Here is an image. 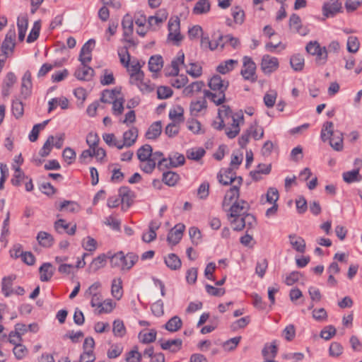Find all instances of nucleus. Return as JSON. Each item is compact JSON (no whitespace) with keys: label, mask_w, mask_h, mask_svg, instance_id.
Listing matches in <instances>:
<instances>
[{"label":"nucleus","mask_w":362,"mask_h":362,"mask_svg":"<svg viewBox=\"0 0 362 362\" xmlns=\"http://www.w3.org/2000/svg\"><path fill=\"white\" fill-rule=\"evenodd\" d=\"M122 26L123 29V36L130 37L134 31V21L132 16L129 13L124 16L122 21Z\"/></svg>","instance_id":"28"},{"label":"nucleus","mask_w":362,"mask_h":362,"mask_svg":"<svg viewBox=\"0 0 362 362\" xmlns=\"http://www.w3.org/2000/svg\"><path fill=\"white\" fill-rule=\"evenodd\" d=\"M232 124L231 127H227L225 129V133L229 139H234L240 133V125L244 122V116L243 112L240 111L236 112L231 116Z\"/></svg>","instance_id":"8"},{"label":"nucleus","mask_w":362,"mask_h":362,"mask_svg":"<svg viewBox=\"0 0 362 362\" xmlns=\"http://www.w3.org/2000/svg\"><path fill=\"white\" fill-rule=\"evenodd\" d=\"M122 281L120 278L114 279L112 281L111 292H112V296L117 299H119L122 295Z\"/></svg>","instance_id":"46"},{"label":"nucleus","mask_w":362,"mask_h":362,"mask_svg":"<svg viewBox=\"0 0 362 362\" xmlns=\"http://www.w3.org/2000/svg\"><path fill=\"white\" fill-rule=\"evenodd\" d=\"M153 148L149 144H144L141 146L136 152L138 159L140 160L141 164L140 168L144 173L150 174L155 169V163L151 160L152 156Z\"/></svg>","instance_id":"4"},{"label":"nucleus","mask_w":362,"mask_h":362,"mask_svg":"<svg viewBox=\"0 0 362 362\" xmlns=\"http://www.w3.org/2000/svg\"><path fill=\"white\" fill-rule=\"evenodd\" d=\"M210 10V3L209 0H199L193 8V13L201 15L206 13Z\"/></svg>","instance_id":"39"},{"label":"nucleus","mask_w":362,"mask_h":362,"mask_svg":"<svg viewBox=\"0 0 362 362\" xmlns=\"http://www.w3.org/2000/svg\"><path fill=\"white\" fill-rule=\"evenodd\" d=\"M170 119H178L179 122L184 121V109L182 106L177 105L175 108L171 109L169 112Z\"/></svg>","instance_id":"53"},{"label":"nucleus","mask_w":362,"mask_h":362,"mask_svg":"<svg viewBox=\"0 0 362 362\" xmlns=\"http://www.w3.org/2000/svg\"><path fill=\"white\" fill-rule=\"evenodd\" d=\"M116 93H119V91H117L116 89L114 90H105L103 91L100 100L105 103H111V100H113L115 97Z\"/></svg>","instance_id":"62"},{"label":"nucleus","mask_w":362,"mask_h":362,"mask_svg":"<svg viewBox=\"0 0 362 362\" xmlns=\"http://www.w3.org/2000/svg\"><path fill=\"white\" fill-rule=\"evenodd\" d=\"M239 196H240V189H239L238 186L233 185V187H231L226 192V193L224 196L223 200L222 206H223V208L224 209V210L226 211L227 210L226 207L229 206L231 204H233V201L235 202V200H239L238 199Z\"/></svg>","instance_id":"18"},{"label":"nucleus","mask_w":362,"mask_h":362,"mask_svg":"<svg viewBox=\"0 0 362 362\" xmlns=\"http://www.w3.org/2000/svg\"><path fill=\"white\" fill-rule=\"evenodd\" d=\"M185 163V158L183 154L174 152L169 155V165L173 168L183 165Z\"/></svg>","instance_id":"40"},{"label":"nucleus","mask_w":362,"mask_h":362,"mask_svg":"<svg viewBox=\"0 0 362 362\" xmlns=\"http://www.w3.org/2000/svg\"><path fill=\"white\" fill-rule=\"evenodd\" d=\"M16 82V77L14 73L11 71L7 73L2 86V94L4 96L8 95L10 88L13 86V84Z\"/></svg>","instance_id":"32"},{"label":"nucleus","mask_w":362,"mask_h":362,"mask_svg":"<svg viewBox=\"0 0 362 362\" xmlns=\"http://www.w3.org/2000/svg\"><path fill=\"white\" fill-rule=\"evenodd\" d=\"M107 255L105 254H100L97 257L93 259L90 266L89 270L93 272H97L98 269L105 267L107 261Z\"/></svg>","instance_id":"33"},{"label":"nucleus","mask_w":362,"mask_h":362,"mask_svg":"<svg viewBox=\"0 0 362 362\" xmlns=\"http://www.w3.org/2000/svg\"><path fill=\"white\" fill-rule=\"evenodd\" d=\"M54 228L59 233L66 232L67 234L73 235L76 230V224L69 228V223H67L64 219L60 218L55 221Z\"/></svg>","instance_id":"20"},{"label":"nucleus","mask_w":362,"mask_h":362,"mask_svg":"<svg viewBox=\"0 0 362 362\" xmlns=\"http://www.w3.org/2000/svg\"><path fill=\"white\" fill-rule=\"evenodd\" d=\"M279 67V61L276 57L265 54L262 57L261 69L264 74H270L275 71Z\"/></svg>","instance_id":"12"},{"label":"nucleus","mask_w":362,"mask_h":362,"mask_svg":"<svg viewBox=\"0 0 362 362\" xmlns=\"http://www.w3.org/2000/svg\"><path fill=\"white\" fill-rule=\"evenodd\" d=\"M290 244L292 247L298 252L303 253L305 250V242L304 239L296 234L288 235Z\"/></svg>","instance_id":"25"},{"label":"nucleus","mask_w":362,"mask_h":362,"mask_svg":"<svg viewBox=\"0 0 362 362\" xmlns=\"http://www.w3.org/2000/svg\"><path fill=\"white\" fill-rule=\"evenodd\" d=\"M128 50L129 47L127 46H124L123 47L118 49V56L119 57V61L121 64L127 68L129 66L131 58L130 54Z\"/></svg>","instance_id":"45"},{"label":"nucleus","mask_w":362,"mask_h":362,"mask_svg":"<svg viewBox=\"0 0 362 362\" xmlns=\"http://www.w3.org/2000/svg\"><path fill=\"white\" fill-rule=\"evenodd\" d=\"M250 322V316H245L243 317H241L236 321H235L232 325L231 328L233 330H237L238 329H243L245 328Z\"/></svg>","instance_id":"64"},{"label":"nucleus","mask_w":362,"mask_h":362,"mask_svg":"<svg viewBox=\"0 0 362 362\" xmlns=\"http://www.w3.org/2000/svg\"><path fill=\"white\" fill-rule=\"evenodd\" d=\"M141 354L138 351V347L136 346L126 354L125 361L127 362H141Z\"/></svg>","instance_id":"57"},{"label":"nucleus","mask_w":362,"mask_h":362,"mask_svg":"<svg viewBox=\"0 0 362 362\" xmlns=\"http://www.w3.org/2000/svg\"><path fill=\"white\" fill-rule=\"evenodd\" d=\"M162 132V124L160 121L154 122L151 124L148 127L147 132H146L145 136L147 139H157L161 134Z\"/></svg>","instance_id":"26"},{"label":"nucleus","mask_w":362,"mask_h":362,"mask_svg":"<svg viewBox=\"0 0 362 362\" xmlns=\"http://www.w3.org/2000/svg\"><path fill=\"white\" fill-rule=\"evenodd\" d=\"M39 272L40 274V279L42 281H48L52 277L54 268L51 263L45 262L43 263L39 268Z\"/></svg>","instance_id":"23"},{"label":"nucleus","mask_w":362,"mask_h":362,"mask_svg":"<svg viewBox=\"0 0 362 362\" xmlns=\"http://www.w3.org/2000/svg\"><path fill=\"white\" fill-rule=\"evenodd\" d=\"M28 25V20L27 17L18 18L17 26L18 29V40L20 41H23L25 38Z\"/></svg>","instance_id":"41"},{"label":"nucleus","mask_w":362,"mask_h":362,"mask_svg":"<svg viewBox=\"0 0 362 362\" xmlns=\"http://www.w3.org/2000/svg\"><path fill=\"white\" fill-rule=\"evenodd\" d=\"M204 86L203 81H195L186 86L183 90V93L186 96L192 95L194 92H200Z\"/></svg>","instance_id":"42"},{"label":"nucleus","mask_w":362,"mask_h":362,"mask_svg":"<svg viewBox=\"0 0 362 362\" xmlns=\"http://www.w3.org/2000/svg\"><path fill=\"white\" fill-rule=\"evenodd\" d=\"M180 19L178 17H176L175 19L170 18L168 25L169 31L168 40L173 41L177 45H178L180 42L182 40V36L180 32Z\"/></svg>","instance_id":"9"},{"label":"nucleus","mask_w":362,"mask_h":362,"mask_svg":"<svg viewBox=\"0 0 362 362\" xmlns=\"http://www.w3.org/2000/svg\"><path fill=\"white\" fill-rule=\"evenodd\" d=\"M112 332L115 337H123L126 334V327L121 320H115L112 325Z\"/></svg>","instance_id":"44"},{"label":"nucleus","mask_w":362,"mask_h":362,"mask_svg":"<svg viewBox=\"0 0 362 362\" xmlns=\"http://www.w3.org/2000/svg\"><path fill=\"white\" fill-rule=\"evenodd\" d=\"M95 41L93 39L88 40L82 47L78 60L81 64H88L92 60L91 52L95 47Z\"/></svg>","instance_id":"13"},{"label":"nucleus","mask_w":362,"mask_h":362,"mask_svg":"<svg viewBox=\"0 0 362 362\" xmlns=\"http://www.w3.org/2000/svg\"><path fill=\"white\" fill-rule=\"evenodd\" d=\"M229 86L228 81L222 80L219 75H214L209 81V86L213 91H218L217 93H212L208 90H204V97L209 98L216 105L223 104L226 100L225 91Z\"/></svg>","instance_id":"1"},{"label":"nucleus","mask_w":362,"mask_h":362,"mask_svg":"<svg viewBox=\"0 0 362 362\" xmlns=\"http://www.w3.org/2000/svg\"><path fill=\"white\" fill-rule=\"evenodd\" d=\"M173 93V90L168 86H160L157 88V96L160 100L170 98Z\"/></svg>","instance_id":"58"},{"label":"nucleus","mask_w":362,"mask_h":362,"mask_svg":"<svg viewBox=\"0 0 362 362\" xmlns=\"http://www.w3.org/2000/svg\"><path fill=\"white\" fill-rule=\"evenodd\" d=\"M110 266L117 267L121 271L129 270L138 261L139 257L134 252H129L127 255L119 251L109 257Z\"/></svg>","instance_id":"3"},{"label":"nucleus","mask_w":362,"mask_h":362,"mask_svg":"<svg viewBox=\"0 0 362 362\" xmlns=\"http://www.w3.org/2000/svg\"><path fill=\"white\" fill-rule=\"evenodd\" d=\"M235 172L233 168L221 170L217 175L218 182L223 185H228L235 182Z\"/></svg>","instance_id":"14"},{"label":"nucleus","mask_w":362,"mask_h":362,"mask_svg":"<svg viewBox=\"0 0 362 362\" xmlns=\"http://www.w3.org/2000/svg\"><path fill=\"white\" fill-rule=\"evenodd\" d=\"M185 228V225L182 223L175 225L168 234V242L173 245H177L182 239Z\"/></svg>","instance_id":"16"},{"label":"nucleus","mask_w":362,"mask_h":362,"mask_svg":"<svg viewBox=\"0 0 362 362\" xmlns=\"http://www.w3.org/2000/svg\"><path fill=\"white\" fill-rule=\"evenodd\" d=\"M166 266L172 270H177L181 267L182 263L180 259L174 253L169 254L165 258Z\"/></svg>","instance_id":"36"},{"label":"nucleus","mask_w":362,"mask_h":362,"mask_svg":"<svg viewBox=\"0 0 362 362\" xmlns=\"http://www.w3.org/2000/svg\"><path fill=\"white\" fill-rule=\"evenodd\" d=\"M182 64L185 66V54L180 50L177 52V54L175 58H174L171 62V71L166 74L168 76H177L179 74V65Z\"/></svg>","instance_id":"21"},{"label":"nucleus","mask_w":362,"mask_h":362,"mask_svg":"<svg viewBox=\"0 0 362 362\" xmlns=\"http://www.w3.org/2000/svg\"><path fill=\"white\" fill-rule=\"evenodd\" d=\"M40 21H35L33 24V28L31 29L28 37H27V42L31 43L35 42L39 37L40 31Z\"/></svg>","instance_id":"50"},{"label":"nucleus","mask_w":362,"mask_h":362,"mask_svg":"<svg viewBox=\"0 0 362 362\" xmlns=\"http://www.w3.org/2000/svg\"><path fill=\"white\" fill-rule=\"evenodd\" d=\"M321 139L323 141H329L330 146L337 151L343 150V133L340 131L334 130V124L332 122H326L322 128Z\"/></svg>","instance_id":"2"},{"label":"nucleus","mask_w":362,"mask_h":362,"mask_svg":"<svg viewBox=\"0 0 362 362\" xmlns=\"http://www.w3.org/2000/svg\"><path fill=\"white\" fill-rule=\"evenodd\" d=\"M238 60L235 59H228L223 63H221L216 68V71L221 74H226L230 71H232L236 65H238Z\"/></svg>","instance_id":"37"},{"label":"nucleus","mask_w":362,"mask_h":362,"mask_svg":"<svg viewBox=\"0 0 362 362\" xmlns=\"http://www.w3.org/2000/svg\"><path fill=\"white\" fill-rule=\"evenodd\" d=\"M182 326L181 318L177 315L171 317L164 325V327L170 332L179 330Z\"/></svg>","instance_id":"34"},{"label":"nucleus","mask_w":362,"mask_h":362,"mask_svg":"<svg viewBox=\"0 0 362 362\" xmlns=\"http://www.w3.org/2000/svg\"><path fill=\"white\" fill-rule=\"evenodd\" d=\"M139 131L136 127H131L123 134V141L125 142L126 147L132 146L136 141Z\"/></svg>","instance_id":"24"},{"label":"nucleus","mask_w":362,"mask_h":362,"mask_svg":"<svg viewBox=\"0 0 362 362\" xmlns=\"http://www.w3.org/2000/svg\"><path fill=\"white\" fill-rule=\"evenodd\" d=\"M40 245L44 247H50L54 244V238L47 232L40 231L36 237Z\"/></svg>","instance_id":"31"},{"label":"nucleus","mask_w":362,"mask_h":362,"mask_svg":"<svg viewBox=\"0 0 362 362\" xmlns=\"http://www.w3.org/2000/svg\"><path fill=\"white\" fill-rule=\"evenodd\" d=\"M94 74V70L87 64H81L75 71V77L81 81H90Z\"/></svg>","instance_id":"19"},{"label":"nucleus","mask_w":362,"mask_h":362,"mask_svg":"<svg viewBox=\"0 0 362 362\" xmlns=\"http://www.w3.org/2000/svg\"><path fill=\"white\" fill-rule=\"evenodd\" d=\"M249 203L243 199L235 200L229 206L228 216L233 218L230 221L232 224L239 222L240 218L243 216L250 209Z\"/></svg>","instance_id":"5"},{"label":"nucleus","mask_w":362,"mask_h":362,"mask_svg":"<svg viewBox=\"0 0 362 362\" xmlns=\"http://www.w3.org/2000/svg\"><path fill=\"white\" fill-rule=\"evenodd\" d=\"M243 68L240 74L246 81H250L252 83L255 82L257 79L256 76V64L251 57L245 56L243 59Z\"/></svg>","instance_id":"6"},{"label":"nucleus","mask_w":362,"mask_h":362,"mask_svg":"<svg viewBox=\"0 0 362 362\" xmlns=\"http://www.w3.org/2000/svg\"><path fill=\"white\" fill-rule=\"evenodd\" d=\"M341 3L339 0H330L324 4L323 13L327 17H332L341 11Z\"/></svg>","instance_id":"17"},{"label":"nucleus","mask_w":362,"mask_h":362,"mask_svg":"<svg viewBox=\"0 0 362 362\" xmlns=\"http://www.w3.org/2000/svg\"><path fill=\"white\" fill-rule=\"evenodd\" d=\"M361 176L359 174V170L355 169L343 173V179L347 183H351L355 181L361 180Z\"/></svg>","instance_id":"47"},{"label":"nucleus","mask_w":362,"mask_h":362,"mask_svg":"<svg viewBox=\"0 0 362 362\" xmlns=\"http://www.w3.org/2000/svg\"><path fill=\"white\" fill-rule=\"evenodd\" d=\"M15 45V42H9L6 40L1 42L0 40V73L4 66L6 59L13 54Z\"/></svg>","instance_id":"11"},{"label":"nucleus","mask_w":362,"mask_h":362,"mask_svg":"<svg viewBox=\"0 0 362 362\" xmlns=\"http://www.w3.org/2000/svg\"><path fill=\"white\" fill-rule=\"evenodd\" d=\"M290 64L294 71H300L304 67V58L300 54H295L291 57Z\"/></svg>","instance_id":"43"},{"label":"nucleus","mask_w":362,"mask_h":362,"mask_svg":"<svg viewBox=\"0 0 362 362\" xmlns=\"http://www.w3.org/2000/svg\"><path fill=\"white\" fill-rule=\"evenodd\" d=\"M13 354L18 360L23 359L28 354V349L22 344H16L13 349Z\"/></svg>","instance_id":"63"},{"label":"nucleus","mask_w":362,"mask_h":362,"mask_svg":"<svg viewBox=\"0 0 362 362\" xmlns=\"http://www.w3.org/2000/svg\"><path fill=\"white\" fill-rule=\"evenodd\" d=\"M119 195L121 197V202L129 207L134 199V192L128 187H121L119 189Z\"/></svg>","instance_id":"30"},{"label":"nucleus","mask_w":362,"mask_h":362,"mask_svg":"<svg viewBox=\"0 0 362 362\" xmlns=\"http://www.w3.org/2000/svg\"><path fill=\"white\" fill-rule=\"evenodd\" d=\"M54 139V137L52 135L47 138V141L39 151V154L41 157H46L50 153Z\"/></svg>","instance_id":"56"},{"label":"nucleus","mask_w":362,"mask_h":362,"mask_svg":"<svg viewBox=\"0 0 362 362\" xmlns=\"http://www.w3.org/2000/svg\"><path fill=\"white\" fill-rule=\"evenodd\" d=\"M97 241L92 237L88 236L82 241L83 248L88 252H94L97 249Z\"/></svg>","instance_id":"55"},{"label":"nucleus","mask_w":362,"mask_h":362,"mask_svg":"<svg viewBox=\"0 0 362 362\" xmlns=\"http://www.w3.org/2000/svg\"><path fill=\"white\" fill-rule=\"evenodd\" d=\"M160 347L163 350H170L171 352H177L182 348V341L180 339H175L167 341H159Z\"/></svg>","instance_id":"22"},{"label":"nucleus","mask_w":362,"mask_h":362,"mask_svg":"<svg viewBox=\"0 0 362 362\" xmlns=\"http://www.w3.org/2000/svg\"><path fill=\"white\" fill-rule=\"evenodd\" d=\"M180 179V175L173 171H167L163 173L162 181L170 187L175 186Z\"/></svg>","instance_id":"38"},{"label":"nucleus","mask_w":362,"mask_h":362,"mask_svg":"<svg viewBox=\"0 0 362 362\" xmlns=\"http://www.w3.org/2000/svg\"><path fill=\"white\" fill-rule=\"evenodd\" d=\"M204 97L197 100H192L189 105L190 114L193 117H197L199 114H204L207 109V102Z\"/></svg>","instance_id":"15"},{"label":"nucleus","mask_w":362,"mask_h":362,"mask_svg":"<svg viewBox=\"0 0 362 362\" xmlns=\"http://www.w3.org/2000/svg\"><path fill=\"white\" fill-rule=\"evenodd\" d=\"M157 332L155 329H151L148 333H142L139 334L141 342L143 344H149L153 342L156 339Z\"/></svg>","instance_id":"54"},{"label":"nucleus","mask_w":362,"mask_h":362,"mask_svg":"<svg viewBox=\"0 0 362 362\" xmlns=\"http://www.w3.org/2000/svg\"><path fill=\"white\" fill-rule=\"evenodd\" d=\"M359 41L355 36H349L347 40V50L351 53H356L359 48Z\"/></svg>","instance_id":"61"},{"label":"nucleus","mask_w":362,"mask_h":362,"mask_svg":"<svg viewBox=\"0 0 362 362\" xmlns=\"http://www.w3.org/2000/svg\"><path fill=\"white\" fill-rule=\"evenodd\" d=\"M209 183L207 181L203 182L197 189V196L200 199H206L209 194Z\"/></svg>","instance_id":"59"},{"label":"nucleus","mask_w":362,"mask_h":362,"mask_svg":"<svg viewBox=\"0 0 362 362\" xmlns=\"http://www.w3.org/2000/svg\"><path fill=\"white\" fill-rule=\"evenodd\" d=\"M163 58L160 55H154L150 57L148 61V69L151 72H158L163 67Z\"/></svg>","instance_id":"35"},{"label":"nucleus","mask_w":362,"mask_h":362,"mask_svg":"<svg viewBox=\"0 0 362 362\" xmlns=\"http://www.w3.org/2000/svg\"><path fill=\"white\" fill-rule=\"evenodd\" d=\"M277 346L275 344V341H273L271 344H265L264 347L262 351V356L264 358L269 357V354H271L270 357L274 359L277 354Z\"/></svg>","instance_id":"51"},{"label":"nucleus","mask_w":362,"mask_h":362,"mask_svg":"<svg viewBox=\"0 0 362 362\" xmlns=\"http://www.w3.org/2000/svg\"><path fill=\"white\" fill-rule=\"evenodd\" d=\"M233 230L235 231H240L244 228H247V230L252 229L257 226V220L254 215L246 213L242 216L238 223H233Z\"/></svg>","instance_id":"10"},{"label":"nucleus","mask_w":362,"mask_h":362,"mask_svg":"<svg viewBox=\"0 0 362 362\" xmlns=\"http://www.w3.org/2000/svg\"><path fill=\"white\" fill-rule=\"evenodd\" d=\"M13 279L11 276L4 277L1 282V291L6 297L9 296L12 293Z\"/></svg>","instance_id":"49"},{"label":"nucleus","mask_w":362,"mask_h":362,"mask_svg":"<svg viewBox=\"0 0 362 362\" xmlns=\"http://www.w3.org/2000/svg\"><path fill=\"white\" fill-rule=\"evenodd\" d=\"M31 73L30 71H26L22 78L21 83V94L25 98L30 95L32 89Z\"/></svg>","instance_id":"27"},{"label":"nucleus","mask_w":362,"mask_h":362,"mask_svg":"<svg viewBox=\"0 0 362 362\" xmlns=\"http://www.w3.org/2000/svg\"><path fill=\"white\" fill-rule=\"evenodd\" d=\"M279 194L276 188L275 187H269L267 189V192L266 194V200L267 202L269 204H276L277 200L279 199Z\"/></svg>","instance_id":"60"},{"label":"nucleus","mask_w":362,"mask_h":362,"mask_svg":"<svg viewBox=\"0 0 362 362\" xmlns=\"http://www.w3.org/2000/svg\"><path fill=\"white\" fill-rule=\"evenodd\" d=\"M59 211H66L69 213H77L80 211L81 207L78 203L74 201L64 200L57 207Z\"/></svg>","instance_id":"29"},{"label":"nucleus","mask_w":362,"mask_h":362,"mask_svg":"<svg viewBox=\"0 0 362 362\" xmlns=\"http://www.w3.org/2000/svg\"><path fill=\"white\" fill-rule=\"evenodd\" d=\"M205 153L203 148H190L187 151V158L197 161L204 156Z\"/></svg>","instance_id":"48"},{"label":"nucleus","mask_w":362,"mask_h":362,"mask_svg":"<svg viewBox=\"0 0 362 362\" xmlns=\"http://www.w3.org/2000/svg\"><path fill=\"white\" fill-rule=\"evenodd\" d=\"M308 53L316 55V61L325 64L327 59V49L325 47H321L318 42L310 41L305 47Z\"/></svg>","instance_id":"7"},{"label":"nucleus","mask_w":362,"mask_h":362,"mask_svg":"<svg viewBox=\"0 0 362 362\" xmlns=\"http://www.w3.org/2000/svg\"><path fill=\"white\" fill-rule=\"evenodd\" d=\"M289 26L291 30H293L296 33H300L301 28V20L298 15L296 13H293L290 16L289 19Z\"/></svg>","instance_id":"52"}]
</instances>
